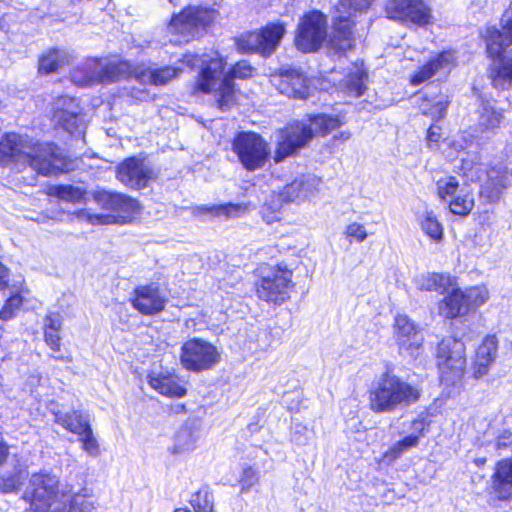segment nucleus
Here are the masks:
<instances>
[{"label":"nucleus","mask_w":512,"mask_h":512,"mask_svg":"<svg viewBox=\"0 0 512 512\" xmlns=\"http://www.w3.org/2000/svg\"><path fill=\"white\" fill-rule=\"evenodd\" d=\"M440 128L437 127V126H430L428 131H427V140L429 142H435L437 143L440 139V132H439Z\"/></svg>","instance_id":"e2e57ef3"},{"label":"nucleus","mask_w":512,"mask_h":512,"mask_svg":"<svg viewBox=\"0 0 512 512\" xmlns=\"http://www.w3.org/2000/svg\"><path fill=\"white\" fill-rule=\"evenodd\" d=\"M420 397L417 385L385 373L369 391V407L375 413H391L415 404Z\"/></svg>","instance_id":"7ed1b4c3"},{"label":"nucleus","mask_w":512,"mask_h":512,"mask_svg":"<svg viewBox=\"0 0 512 512\" xmlns=\"http://www.w3.org/2000/svg\"><path fill=\"white\" fill-rule=\"evenodd\" d=\"M194 512H213V495L207 490H200L191 498Z\"/></svg>","instance_id":"a18cd8bd"},{"label":"nucleus","mask_w":512,"mask_h":512,"mask_svg":"<svg viewBox=\"0 0 512 512\" xmlns=\"http://www.w3.org/2000/svg\"><path fill=\"white\" fill-rule=\"evenodd\" d=\"M50 412L54 415V421L65 430L75 434L80 428L88 422L89 417L81 410L62 411L52 403Z\"/></svg>","instance_id":"7c9ffc66"},{"label":"nucleus","mask_w":512,"mask_h":512,"mask_svg":"<svg viewBox=\"0 0 512 512\" xmlns=\"http://www.w3.org/2000/svg\"><path fill=\"white\" fill-rule=\"evenodd\" d=\"M309 121L310 124L295 122L280 130L275 154L276 162L283 160L305 147L314 135H326L342 125V121L338 116L326 114L310 116Z\"/></svg>","instance_id":"39448f33"},{"label":"nucleus","mask_w":512,"mask_h":512,"mask_svg":"<svg viewBox=\"0 0 512 512\" xmlns=\"http://www.w3.org/2000/svg\"><path fill=\"white\" fill-rule=\"evenodd\" d=\"M233 151L243 167L254 171L264 166L270 150L264 139L254 132H240L234 138Z\"/></svg>","instance_id":"9b49d317"},{"label":"nucleus","mask_w":512,"mask_h":512,"mask_svg":"<svg viewBox=\"0 0 512 512\" xmlns=\"http://www.w3.org/2000/svg\"><path fill=\"white\" fill-rule=\"evenodd\" d=\"M419 443V436L414 433L404 437L402 440L396 442L386 453L387 457L392 459L399 458L404 452L412 447H416Z\"/></svg>","instance_id":"c03bdc74"},{"label":"nucleus","mask_w":512,"mask_h":512,"mask_svg":"<svg viewBox=\"0 0 512 512\" xmlns=\"http://www.w3.org/2000/svg\"><path fill=\"white\" fill-rule=\"evenodd\" d=\"M131 303L141 314L154 315L165 308L167 296L155 283L140 285L135 288Z\"/></svg>","instance_id":"412c9836"},{"label":"nucleus","mask_w":512,"mask_h":512,"mask_svg":"<svg viewBox=\"0 0 512 512\" xmlns=\"http://www.w3.org/2000/svg\"><path fill=\"white\" fill-rule=\"evenodd\" d=\"M0 164L11 165L21 171L30 166L44 176L57 174L63 170V159L56 145L33 143L28 136L8 133L0 140Z\"/></svg>","instance_id":"f257e3e1"},{"label":"nucleus","mask_w":512,"mask_h":512,"mask_svg":"<svg viewBox=\"0 0 512 512\" xmlns=\"http://www.w3.org/2000/svg\"><path fill=\"white\" fill-rule=\"evenodd\" d=\"M469 311L483 305L489 298V293L484 286H475L463 290Z\"/></svg>","instance_id":"a19ab883"},{"label":"nucleus","mask_w":512,"mask_h":512,"mask_svg":"<svg viewBox=\"0 0 512 512\" xmlns=\"http://www.w3.org/2000/svg\"><path fill=\"white\" fill-rule=\"evenodd\" d=\"M181 73L182 68L178 66L149 67L135 72V78L142 83L162 86L178 78Z\"/></svg>","instance_id":"c756f323"},{"label":"nucleus","mask_w":512,"mask_h":512,"mask_svg":"<svg viewBox=\"0 0 512 512\" xmlns=\"http://www.w3.org/2000/svg\"><path fill=\"white\" fill-rule=\"evenodd\" d=\"M5 304L8 305V307L12 308L14 311H16L22 304V297L18 293H16L10 296L6 300Z\"/></svg>","instance_id":"680f3d73"},{"label":"nucleus","mask_w":512,"mask_h":512,"mask_svg":"<svg viewBox=\"0 0 512 512\" xmlns=\"http://www.w3.org/2000/svg\"><path fill=\"white\" fill-rule=\"evenodd\" d=\"M497 351L498 340L496 336H487L478 347L476 352V358L473 367V375L475 378L479 379L488 374L490 367L496 360Z\"/></svg>","instance_id":"cd10ccee"},{"label":"nucleus","mask_w":512,"mask_h":512,"mask_svg":"<svg viewBox=\"0 0 512 512\" xmlns=\"http://www.w3.org/2000/svg\"><path fill=\"white\" fill-rule=\"evenodd\" d=\"M449 104L450 100L448 99V96L441 95L434 99L429 107L422 105L421 110L423 114L430 116L433 120L437 121L445 117Z\"/></svg>","instance_id":"37998d69"},{"label":"nucleus","mask_w":512,"mask_h":512,"mask_svg":"<svg viewBox=\"0 0 512 512\" xmlns=\"http://www.w3.org/2000/svg\"><path fill=\"white\" fill-rule=\"evenodd\" d=\"M436 357L443 383L452 385L462 379L466 367L465 345L462 341L443 339L438 345Z\"/></svg>","instance_id":"6e6552de"},{"label":"nucleus","mask_w":512,"mask_h":512,"mask_svg":"<svg viewBox=\"0 0 512 512\" xmlns=\"http://www.w3.org/2000/svg\"><path fill=\"white\" fill-rule=\"evenodd\" d=\"M50 194L68 202H79L84 196L81 188L71 185L53 186L50 188Z\"/></svg>","instance_id":"79ce46f5"},{"label":"nucleus","mask_w":512,"mask_h":512,"mask_svg":"<svg viewBox=\"0 0 512 512\" xmlns=\"http://www.w3.org/2000/svg\"><path fill=\"white\" fill-rule=\"evenodd\" d=\"M68 62V55L65 51L52 49L39 59V72L49 74L56 72Z\"/></svg>","instance_id":"f704fd0d"},{"label":"nucleus","mask_w":512,"mask_h":512,"mask_svg":"<svg viewBox=\"0 0 512 512\" xmlns=\"http://www.w3.org/2000/svg\"><path fill=\"white\" fill-rule=\"evenodd\" d=\"M183 63L191 67L201 66L195 89L203 93L216 91L218 105L222 110L230 108L235 99L234 79L252 76L253 67L245 60L237 62L228 72L224 73V62L218 55L215 57L185 55Z\"/></svg>","instance_id":"f03ea898"},{"label":"nucleus","mask_w":512,"mask_h":512,"mask_svg":"<svg viewBox=\"0 0 512 512\" xmlns=\"http://www.w3.org/2000/svg\"><path fill=\"white\" fill-rule=\"evenodd\" d=\"M14 312L15 311L12 308L5 304L0 310V319L9 320L14 316Z\"/></svg>","instance_id":"69168bd1"},{"label":"nucleus","mask_w":512,"mask_h":512,"mask_svg":"<svg viewBox=\"0 0 512 512\" xmlns=\"http://www.w3.org/2000/svg\"><path fill=\"white\" fill-rule=\"evenodd\" d=\"M283 23H271L260 31L250 32L240 40V46L248 51L270 55L285 34Z\"/></svg>","instance_id":"2eb2a0df"},{"label":"nucleus","mask_w":512,"mask_h":512,"mask_svg":"<svg viewBox=\"0 0 512 512\" xmlns=\"http://www.w3.org/2000/svg\"><path fill=\"white\" fill-rule=\"evenodd\" d=\"M346 234L349 237H353L358 242H363L367 237L365 227L357 222L351 223L346 228Z\"/></svg>","instance_id":"603ef678"},{"label":"nucleus","mask_w":512,"mask_h":512,"mask_svg":"<svg viewBox=\"0 0 512 512\" xmlns=\"http://www.w3.org/2000/svg\"><path fill=\"white\" fill-rule=\"evenodd\" d=\"M93 198L102 209L116 212L122 218L131 217L139 212V203L121 193L101 190L96 191Z\"/></svg>","instance_id":"b1692460"},{"label":"nucleus","mask_w":512,"mask_h":512,"mask_svg":"<svg viewBox=\"0 0 512 512\" xmlns=\"http://www.w3.org/2000/svg\"><path fill=\"white\" fill-rule=\"evenodd\" d=\"M82 446V449L90 456V457H98L100 455V445L98 440L95 438L90 439V441H85Z\"/></svg>","instance_id":"4d7b16f0"},{"label":"nucleus","mask_w":512,"mask_h":512,"mask_svg":"<svg viewBox=\"0 0 512 512\" xmlns=\"http://www.w3.org/2000/svg\"><path fill=\"white\" fill-rule=\"evenodd\" d=\"M478 102V108L476 111L478 114V128L484 132L499 127L503 120L502 112L497 110L489 100L482 97L478 98Z\"/></svg>","instance_id":"2f4dec72"},{"label":"nucleus","mask_w":512,"mask_h":512,"mask_svg":"<svg viewBox=\"0 0 512 512\" xmlns=\"http://www.w3.org/2000/svg\"><path fill=\"white\" fill-rule=\"evenodd\" d=\"M474 207V198L466 187H462L449 202L450 211L459 216H467Z\"/></svg>","instance_id":"e433bc0d"},{"label":"nucleus","mask_w":512,"mask_h":512,"mask_svg":"<svg viewBox=\"0 0 512 512\" xmlns=\"http://www.w3.org/2000/svg\"><path fill=\"white\" fill-rule=\"evenodd\" d=\"M270 82L281 94L290 98L306 99L309 96L308 80L299 70L280 69L271 75Z\"/></svg>","instance_id":"6ab92c4d"},{"label":"nucleus","mask_w":512,"mask_h":512,"mask_svg":"<svg viewBox=\"0 0 512 512\" xmlns=\"http://www.w3.org/2000/svg\"><path fill=\"white\" fill-rule=\"evenodd\" d=\"M481 164V156L475 152L473 154L467 153V157L462 159V167L464 170H472L474 167Z\"/></svg>","instance_id":"13d9d810"},{"label":"nucleus","mask_w":512,"mask_h":512,"mask_svg":"<svg viewBox=\"0 0 512 512\" xmlns=\"http://www.w3.org/2000/svg\"><path fill=\"white\" fill-rule=\"evenodd\" d=\"M8 269L0 262V289H4L8 284Z\"/></svg>","instance_id":"0e129e2a"},{"label":"nucleus","mask_w":512,"mask_h":512,"mask_svg":"<svg viewBox=\"0 0 512 512\" xmlns=\"http://www.w3.org/2000/svg\"><path fill=\"white\" fill-rule=\"evenodd\" d=\"M512 185V171L504 164H497L486 171L480 187V196L488 202H497L504 190Z\"/></svg>","instance_id":"4be33fe9"},{"label":"nucleus","mask_w":512,"mask_h":512,"mask_svg":"<svg viewBox=\"0 0 512 512\" xmlns=\"http://www.w3.org/2000/svg\"><path fill=\"white\" fill-rule=\"evenodd\" d=\"M72 494V486L61 483L59 477L47 470L33 473L23 493L31 512H49L56 503Z\"/></svg>","instance_id":"423d86ee"},{"label":"nucleus","mask_w":512,"mask_h":512,"mask_svg":"<svg viewBox=\"0 0 512 512\" xmlns=\"http://www.w3.org/2000/svg\"><path fill=\"white\" fill-rule=\"evenodd\" d=\"M154 177V171L144 160L137 157L125 159L117 168V179L125 186L135 190L147 187Z\"/></svg>","instance_id":"a211bd4d"},{"label":"nucleus","mask_w":512,"mask_h":512,"mask_svg":"<svg viewBox=\"0 0 512 512\" xmlns=\"http://www.w3.org/2000/svg\"><path fill=\"white\" fill-rule=\"evenodd\" d=\"M394 337L401 353L416 358L422 352L424 337L407 315L398 314L395 317Z\"/></svg>","instance_id":"dca6fc26"},{"label":"nucleus","mask_w":512,"mask_h":512,"mask_svg":"<svg viewBox=\"0 0 512 512\" xmlns=\"http://www.w3.org/2000/svg\"><path fill=\"white\" fill-rule=\"evenodd\" d=\"M217 15L218 12L215 9L207 7L189 6L183 9L180 13L173 15L168 25V31L178 36L174 40L171 39V42H189L191 39L202 35Z\"/></svg>","instance_id":"0eeeda50"},{"label":"nucleus","mask_w":512,"mask_h":512,"mask_svg":"<svg viewBox=\"0 0 512 512\" xmlns=\"http://www.w3.org/2000/svg\"><path fill=\"white\" fill-rule=\"evenodd\" d=\"M454 65V52L450 50L442 51L422 65L418 71L411 76L410 83L417 86L432 78H436L437 80L445 78L451 72Z\"/></svg>","instance_id":"aec40b11"},{"label":"nucleus","mask_w":512,"mask_h":512,"mask_svg":"<svg viewBox=\"0 0 512 512\" xmlns=\"http://www.w3.org/2000/svg\"><path fill=\"white\" fill-rule=\"evenodd\" d=\"M386 13L391 19L420 26L427 24L431 17V10L423 0H391Z\"/></svg>","instance_id":"f3484780"},{"label":"nucleus","mask_w":512,"mask_h":512,"mask_svg":"<svg viewBox=\"0 0 512 512\" xmlns=\"http://www.w3.org/2000/svg\"><path fill=\"white\" fill-rule=\"evenodd\" d=\"M491 493L500 501L512 499V459L499 460L490 478Z\"/></svg>","instance_id":"393cba45"},{"label":"nucleus","mask_w":512,"mask_h":512,"mask_svg":"<svg viewBox=\"0 0 512 512\" xmlns=\"http://www.w3.org/2000/svg\"><path fill=\"white\" fill-rule=\"evenodd\" d=\"M281 203H274L272 204H265L264 207L261 210L263 220L268 223L272 224L273 222L277 221L279 219L278 212L281 208Z\"/></svg>","instance_id":"3c124183"},{"label":"nucleus","mask_w":512,"mask_h":512,"mask_svg":"<svg viewBox=\"0 0 512 512\" xmlns=\"http://www.w3.org/2000/svg\"><path fill=\"white\" fill-rule=\"evenodd\" d=\"M422 230L427 236L435 241L443 237V227L433 211H425L421 220Z\"/></svg>","instance_id":"ea45409f"},{"label":"nucleus","mask_w":512,"mask_h":512,"mask_svg":"<svg viewBox=\"0 0 512 512\" xmlns=\"http://www.w3.org/2000/svg\"><path fill=\"white\" fill-rule=\"evenodd\" d=\"M427 426V423L422 418H417L413 420L412 422V429L414 432H417V436H419V439L424 436V431ZM416 435V433H414Z\"/></svg>","instance_id":"052dcab7"},{"label":"nucleus","mask_w":512,"mask_h":512,"mask_svg":"<svg viewBox=\"0 0 512 512\" xmlns=\"http://www.w3.org/2000/svg\"><path fill=\"white\" fill-rule=\"evenodd\" d=\"M503 33L495 28L486 32L487 52L493 58L490 77L497 89H508L512 86V8L503 15Z\"/></svg>","instance_id":"20e7f679"},{"label":"nucleus","mask_w":512,"mask_h":512,"mask_svg":"<svg viewBox=\"0 0 512 512\" xmlns=\"http://www.w3.org/2000/svg\"><path fill=\"white\" fill-rule=\"evenodd\" d=\"M366 77V73L360 70H358L356 73L350 74L346 79V87L348 93L355 97L361 96L365 90Z\"/></svg>","instance_id":"49530a36"},{"label":"nucleus","mask_w":512,"mask_h":512,"mask_svg":"<svg viewBox=\"0 0 512 512\" xmlns=\"http://www.w3.org/2000/svg\"><path fill=\"white\" fill-rule=\"evenodd\" d=\"M373 0H339L335 28L330 40L336 52H346L353 47L350 17L354 12L366 10Z\"/></svg>","instance_id":"9d476101"},{"label":"nucleus","mask_w":512,"mask_h":512,"mask_svg":"<svg viewBox=\"0 0 512 512\" xmlns=\"http://www.w3.org/2000/svg\"><path fill=\"white\" fill-rule=\"evenodd\" d=\"M320 184L321 179L315 175L297 176L278 194V201L286 203L305 201L318 192Z\"/></svg>","instance_id":"5701e85b"},{"label":"nucleus","mask_w":512,"mask_h":512,"mask_svg":"<svg viewBox=\"0 0 512 512\" xmlns=\"http://www.w3.org/2000/svg\"><path fill=\"white\" fill-rule=\"evenodd\" d=\"M327 36V20L319 11L306 13L298 24L296 47L305 53L318 50Z\"/></svg>","instance_id":"ddd939ff"},{"label":"nucleus","mask_w":512,"mask_h":512,"mask_svg":"<svg viewBox=\"0 0 512 512\" xmlns=\"http://www.w3.org/2000/svg\"><path fill=\"white\" fill-rule=\"evenodd\" d=\"M85 491L86 489L83 488L79 492H75L72 488V494L60 502L62 506L54 507L51 512H93V503L86 494L82 493Z\"/></svg>","instance_id":"72a5a7b5"},{"label":"nucleus","mask_w":512,"mask_h":512,"mask_svg":"<svg viewBox=\"0 0 512 512\" xmlns=\"http://www.w3.org/2000/svg\"><path fill=\"white\" fill-rule=\"evenodd\" d=\"M8 456V448L5 444L0 443V465H2Z\"/></svg>","instance_id":"338daca9"},{"label":"nucleus","mask_w":512,"mask_h":512,"mask_svg":"<svg viewBox=\"0 0 512 512\" xmlns=\"http://www.w3.org/2000/svg\"><path fill=\"white\" fill-rule=\"evenodd\" d=\"M79 436V441L81 442V445L85 443V441H90V439L95 438L90 420H88L87 423H85L79 430V432L75 433Z\"/></svg>","instance_id":"bf43d9fd"},{"label":"nucleus","mask_w":512,"mask_h":512,"mask_svg":"<svg viewBox=\"0 0 512 512\" xmlns=\"http://www.w3.org/2000/svg\"><path fill=\"white\" fill-rule=\"evenodd\" d=\"M246 207L242 204L226 203L221 205H214L207 210L215 216L231 218L239 215L240 212L245 211Z\"/></svg>","instance_id":"de8ad7c7"},{"label":"nucleus","mask_w":512,"mask_h":512,"mask_svg":"<svg viewBox=\"0 0 512 512\" xmlns=\"http://www.w3.org/2000/svg\"><path fill=\"white\" fill-rule=\"evenodd\" d=\"M60 331H47L44 330V339L46 344L53 350V351H59L60 350V341L61 337L59 335Z\"/></svg>","instance_id":"5fc2aeb1"},{"label":"nucleus","mask_w":512,"mask_h":512,"mask_svg":"<svg viewBox=\"0 0 512 512\" xmlns=\"http://www.w3.org/2000/svg\"><path fill=\"white\" fill-rule=\"evenodd\" d=\"M78 219L86 220L93 225L110 224L113 223L115 217L109 214H91L87 210L82 209L75 213Z\"/></svg>","instance_id":"09e8293b"},{"label":"nucleus","mask_w":512,"mask_h":512,"mask_svg":"<svg viewBox=\"0 0 512 512\" xmlns=\"http://www.w3.org/2000/svg\"><path fill=\"white\" fill-rule=\"evenodd\" d=\"M219 360L220 354L217 348L203 339H190L181 347L180 363L187 370L194 372L207 370Z\"/></svg>","instance_id":"4468645a"},{"label":"nucleus","mask_w":512,"mask_h":512,"mask_svg":"<svg viewBox=\"0 0 512 512\" xmlns=\"http://www.w3.org/2000/svg\"><path fill=\"white\" fill-rule=\"evenodd\" d=\"M27 477V471L22 468H15L12 473L0 475V490L3 493L17 491Z\"/></svg>","instance_id":"4c0bfd02"},{"label":"nucleus","mask_w":512,"mask_h":512,"mask_svg":"<svg viewBox=\"0 0 512 512\" xmlns=\"http://www.w3.org/2000/svg\"><path fill=\"white\" fill-rule=\"evenodd\" d=\"M62 327V317L58 313H50L44 319V330L60 331Z\"/></svg>","instance_id":"864d4df0"},{"label":"nucleus","mask_w":512,"mask_h":512,"mask_svg":"<svg viewBox=\"0 0 512 512\" xmlns=\"http://www.w3.org/2000/svg\"><path fill=\"white\" fill-rule=\"evenodd\" d=\"M512 445V432L511 431H504L502 432L495 441V449L497 451H502L509 446Z\"/></svg>","instance_id":"6e6d98bb"},{"label":"nucleus","mask_w":512,"mask_h":512,"mask_svg":"<svg viewBox=\"0 0 512 512\" xmlns=\"http://www.w3.org/2000/svg\"><path fill=\"white\" fill-rule=\"evenodd\" d=\"M292 287V270L281 263L261 277L256 285V292L261 300L281 305L290 298Z\"/></svg>","instance_id":"1a4fd4ad"},{"label":"nucleus","mask_w":512,"mask_h":512,"mask_svg":"<svg viewBox=\"0 0 512 512\" xmlns=\"http://www.w3.org/2000/svg\"><path fill=\"white\" fill-rule=\"evenodd\" d=\"M414 283L419 290L447 292L452 286V278L443 273H427L414 279Z\"/></svg>","instance_id":"473e14b6"},{"label":"nucleus","mask_w":512,"mask_h":512,"mask_svg":"<svg viewBox=\"0 0 512 512\" xmlns=\"http://www.w3.org/2000/svg\"><path fill=\"white\" fill-rule=\"evenodd\" d=\"M350 136H351L350 132H347V131L341 132V134H340V137L343 140H348L350 138Z\"/></svg>","instance_id":"774afa93"},{"label":"nucleus","mask_w":512,"mask_h":512,"mask_svg":"<svg viewBox=\"0 0 512 512\" xmlns=\"http://www.w3.org/2000/svg\"><path fill=\"white\" fill-rule=\"evenodd\" d=\"M150 386L162 395L183 397L186 394L185 383L178 376L170 373L149 375Z\"/></svg>","instance_id":"c85d7f7f"},{"label":"nucleus","mask_w":512,"mask_h":512,"mask_svg":"<svg viewBox=\"0 0 512 512\" xmlns=\"http://www.w3.org/2000/svg\"><path fill=\"white\" fill-rule=\"evenodd\" d=\"M259 482V475L257 470H255L252 467H246L243 469L241 478H240V485H241V491L247 492L251 487H253L255 484Z\"/></svg>","instance_id":"8fccbe9b"},{"label":"nucleus","mask_w":512,"mask_h":512,"mask_svg":"<svg viewBox=\"0 0 512 512\" xmlns=\"http://www.w3.org/2000/svg\"><path fill=\"white\" fill-rule=\"evenodd\" d=\"M437 195L442 201L453 198L462 187L456 177L444 176L436 181Z\"/></svg>","instance_id":"58836bf2"},{"label":"nucleus","mask_w":512,"mask_h":512,"mask_svg":"<svg viewBox=\"0 0 512 512\" xmlns=\"http://www.w3.org/2000/svg\"><path fill=\"white\" fill-rule=\"evenodd\" d=\"M85 71L84 80L77 79L73 74V80L82 85L88 86L94 83H112L124 78L135 76L137 70H132L131 65L126 61L105 62L98 59L89 60L83 67Z\"/></svg>","instance_id":"f8f14e48"},{"label":"nucleus","mask_w":512,"mask_h":512,"mask_svg":"<svg viewBox=\"0 0 512 512\" xmlns=\"http://www.w3.org/2000/svg\"><path fill=\"white\" fill-rule=\"evenodd\" d=\"M445 293L446 295L438 303V312L441 316L446 319H455L468 314V304L462 289L452 285Z\"/></svg>","instance_id":"bb28decb"},{"label":"nucleus","mask_w":512,"mask_h":512,"mask_svg":"<svg viewBox=\"0 0 512 512\" xmlns=\"http://www.w3.org/2000/svg\"><path fill=\"white\" fill-rule=\"evenodd\" d=\"M80 108L75 98L61 96L54 102L53 120L72 133L78 127Z\"/></svg>","instance_id":"a878e982"},{"label":"nucleus","mask_w":512,"mask_h":512,"mask_svg":"<svg viewBox=\"0 0 512 512\" xmlns=\"http://www.w3.org/2000/svg\"><path fill=\"white\" fill-rule=\"evenodd\" d=\"M196 440L197 435L195 430L188 425H183L175 435L172 452L175 454L190 452L195 449Z\"/></svg>","instance_id":"c9c22d12"}]
</instances>
